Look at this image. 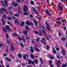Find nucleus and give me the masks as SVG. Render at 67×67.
Instances as JSON below:
<instances>
[{
    "label": "nucleus",
    "mask_w": 67,
    "mask_h": 67,
    "mask_svg": "<svg viewBox=\"0 0 67 67\" xmlns=\"http://www.w3.org/2000/svg\"><path fill=\"white\" fill-rule=\"evenodd\" d=\"M30 51H31V52H32V53H33V52H34V49H30Z\"/></svg>",
    "instance_id": "obj_33"
},
{
    "label": "nucleus",
    "mask_w": 67,
    "mask_h": 67,
    "mask_svg": "<svg viewBox=\"0 0 67 67\" xmlns=\"http://www.w3.org/2000/svg\"><path fill=\"white\" fill-rule=\"evenodd\" d=\"M26 28L28 30H29V27L28 26H26Z\"/></svg>",
    "instance_id": "obj_41"
},
{
    "label": "nucleus",
    "mask_w": 67,
    "mask_h": 67,
    "mask_svg": "<svg viewBox=\"0 0 67 67\" xmlns=\"http://www.w3.org/2000/svg\"><path fill=\"white\" fill-rule=\"evenodd\" d=\"M5 27V28H6V29H7V30H8L9 31H11V29H10V27L9 26H8V25L6 26Z\"/></svg>",
    "instance_id": "obj_2"
},
{
    "label": "nucleus",
    "mask_w": 67,
    "mask_h": 67,
    "mask_svg": "<svg viewBox=\"0 0 67 67\" xmlns=\"http://www.w3.org/2000/svg\"><path fill=\"white\" fill-rule=\"evenodd\" d=\"M34 22L35 24H37V21H36V20L35 19H34Z\"/></svg>",
    "instance_id": "obj_23"
},
{
    "label": "nucleus",
    "mask_w": 67,
    "mask_h": 67,
    "mask_svg": "<svg viewBox=\"0 0 67 67\" xmlns=\"http://www.w3.org/2000/svg\"><path fill=\"white\" fill-rule=\"evenodd\" d=\"M12 17L13 19H16V18L14 16H13Z\"/></svg>",
    "instance_id": "obj_59"
},
{
    "label": "nucleus",
    "mask_w": 67,
    "mask_h": 67,
    "mask_svg": "<svg viewBox=\"0 0 67 67\" xmlns=\"http://www.w3.org/2000/svg\"><path fill=\"white\" fill-rule=\"evenodd\" d=\"M9 36V35H6V38L7 40H8V37Z\"/></svg>",
    "instance_id": "obj_47"
},
{
    "label": "nucleus",
    "mask_w": 67,
    "mask_h": 67,
    "mask_svg": "<svg viewBox=\"0 0 67 67\" xmlns=\"http://www.w3.org/2000/svg\"><path fill=\"white\" fill-rule=\"evenodd\" d=\"M5 60H8V61H9V62H11V60L9 59L7 57H6L5 58Z\"/></svg>",
    "instance_id": "obj_10"
},
{
    "label": "nucleus",
    "mask_w": 67,
    "mask_h": 67,
    "mask_svg": "<svg viewBox=\"0 0 67 67\" xmlns=\"http://www.w3.org/2000/svg\"><path fill=\"white\" fill-rule=\"evenodd\" d=\"M61 21L62 22H63V23H64V22H65V21H64V20H63V18H62V19Z\"/></svg>",
    "instance_id": "obj_61"
},
{
    "label": "nucleus",
    "mask_w": 67,
    "mask_h": 67,
    "mask_svg": "<svg viewBox=\"0 0 67 67\" xmlns=\"http://www.w3.org/2000/svg\"><path fill=\"white\" fill-rule=\"evenodd\" d=\"M3 32H7V31H6V30H5V28L4 27H3Z\"/></svg>",
    "instance_id": "obj_13"
},
{
    "label": "nucleus",
    "mask_w": 67,
    "mask_h": 67,
    "mask_svg": "<svg viewBox=\"0 0 67 67\" xmlns=\"http://www.w3.org/2000/svg\"><path fill=\"white\" fill-rule=\"evenodd\" d=\"M29 14V13L25 12H24L23 13V15H27Z\"/></svg>",
    "instance_id": "obj_14"
},
{
    "label": "nucleus",
    "mask_w": 67,
    "mask_h": 67,
    "mask_svg": "<svg viewBox=\"0 0 67 67\" xmlns=\"http://www.w3.org/2000/svg\"><path fill=\"white\" fill-rule=\"evenodd\" d=\"M8 9H9V10H10V9H13V7L11 6L10 7V8H8Z\"/></svg>",
    "instance_id": "obj_50"
},
{
    "label": "nucleus",
    "mask_w": 67,
    "mask_h": 67,
    "mask_svg": "<svg viewBox=\"0 0 67 67\" xmlns=\"http://www.w3.org/2000/svg\"><path fill=\"white\" fill-rule=\"evenodd\" d=\"M32 65H28L27 66V67H32Z\"/></svg>",
    "instance_id": "obj_64"
},
{
    "label": "nucleus",
    "mask_w": 67,
    "mask_h": 67,
    "mask_svg": "<svg viewBox=\"0 0 67 67\" xmlns=\"http://www.w3.org/2000/svg\"><path fill=\"white\" fill-rule=\"evenodd\" d=\"M40 38H36V41L37 42H39L40 41Z\"/></svg>",
    "instance_id": "obj_27"
},
{
    "label": "nucleus",
    "mask_w": 67,
    "mask_h": 67,
    "mask_svg": "<svg viewBox=\"0 0 67 67\" xmlns=\"http://www.w3.org/2000/svg\"><path fill=\"white\" fill-rule=\"evenodd\" d=\"M2 21L3 23V25H4V23H5V21H4V20L3 19V18L2 19Z\"/></svg>",
    "instance_id": "obj_20"
},
{
    "label": "nucleus",
    "mask_w": 67,
    "mask_h": 67,
    "mask_svg": "<svg viewBox=\"0 0 67 67\" xmlns=\"http://www.w3.org/2000/svg\"><path fill=\"white\" fill-rule=\"evenodd\" d=\"M61 49H62V53L63 55H66V52H65V51L64 49L63 48H62Z\"/></svg>",
    "instance_id": "obj_4"
},
{
    "label": "nucleus",
    "mask_w": 67,
    "mask_h": 67,
    "mask_svg": "<svg viewBox=\"0 0 67 67\" xmlns=\"http://www.w3.org/2000/svg\"><path fill=\"white\" fill-rule=\"evenodd\" d=\"M30 3H31V4H34V2L32 1H31L30 2Z\"/></svg>",
    "instance_id": "obj_37"
},
{
    "label": "nucleus",
    "mask_w": 67,
    "mask_h": 67,
    "mask_svg": "<svg viewBox=\"0 0 67 67\" xmlns=\"http://www.w3.org/2000/svg\"><path fill=\"white\" fill-rule=\"evenodd\" d=\"M12 35H13V36H15V35H16V36H19V35H18L17 34H16V33H14L12 34Z\"/></svg>",
    "instance_id": "obj_17"
},
{
    "label": "nucleus",
    "mask_w": 67,
    "mask_h": 67,
    "mask_svg": "<svg viewBox=\"0 0 67 67\" xmlns=\"http://www.w3.org/2000/svg\"><path fill=\"white\" fill-rule=\"evenodd\" d=\"M31 42L32 43H33V44H34V43H35V42H34V41L33 40Z\"/></svg>",
    "instance_id": "obj_55"
},
{
    "label": "nucleus",
    "mask_w": 67,
    "mask_h": 67,
    "mask_svg": "<svg viewBox=\"0 0 67 67\" xmlns=\"http://www.w3.org/2000/svg\"><path fill=\"white\" fill-rule=\"evenodd\" d=\"M18 39H19V40H20V41H22V40L23 41V42L24 43H25V40H24V38H21V37H18Z\"/></svg>",
    "instance_id": "obj_3"
},
{
    "label": "nucleus",
    "mask_w": 67,
    "mask_h": 67,
    "mask_svg": "<svg viewBox=\"0 0 67 67\" xmlns=\"http://www.w3.org/2000/svg\"><path fill=\"white\" fill-rule=\"evenodd\" d=\"M52 60H50V61L49 62V65H51L52 64Z\"/></svg>",
    "instance_id": "obj_40"
},
{
    "label": "nucleus",
    "mask_w": 67,
    "mask_h": 67,
    "mask_svg": "<svg viewBox=\"0 0 67 67\" xmlns=\"http://www.w3.org/2000/svg\"><path fill=\"white\" fill-rule=\"evenodd\" d=\"M11 47H10V49L12 51H13L14 49V48H13V47L12 46V44H11Z\"/></svg>",
    "instance_id": "obj_9"
},
{
    "label": "nucleus",
    "mask_w": 67,
    "mask_h": 67,
    "mask_svg": "<svg viewBox=\"0 0 67 67\" xmlns=\"http://www.w3.org/2000/svg\"><path fill=\"white\" fill-rule=\"evenodd\" d=\"M8 20H10L11 19H12V17H9L8 18Z\"/></svg>",
    "instance_id": "obj_42"
},
{
    "label": "nucleus",
    "mask_w": 67,
    "mask_h": 67,
    "mask_svg": "<svg viewBox=\"0 0 67 67\" xmlns=\"http://www.w3.org/2000/svg\"><path fill=\"white\" fill-rule=\"evenodd\" d=\"M27 31H23V33L24 34H25V35H27Z\"/></svg>",
    "instance_id": "obj_16"
},
{
    "label": "nucleus",
    "mask_w": 67,
    "mask_h": 67,
    "mask_svg": "<svg viewBox=\"0 0 67 67\" xmlns=\"http://www.w3.org/2000/svg\"><path fill=\"white\" fill-rule=\"evenodd\" d=\"M15 16H18V17H20V15L18 14H16L14 15Z\"/></svg>",
    "instance_id": "obj_28"
},
{
    "label": "nucleus",
    "mask_w": 67,
    "mask_h": 67,
    "mask_svg": "<svg viewBox=\"0 0 67 67\" xmlns=\"http://www.w3.org/2000/svg\"><path fill=\"white\" fill-rule=\"evenodd\" d=\"M4 2L5 4H6V5H7V6H8V4L7 2V1H6V0H5L4 1Z\"/></svg>",
    "instance_id": "obj_18"
},
{
    "label": "nucleus",
    "mask_w": 67,
    "mask_h": 67,
    "mask_svg": "<svg viewBox=\"0 0 67 67\" xmlns=\"http://www.w3.org/2000/svg\"><path fill=\"white\" fill-rule=\"evenodd\" d=\"M46 14H47L49 16H51V15L50 14V13H49L48 12V10H46Z\"/></svg>",
    "instance_id": "obj_5"
},
{
    "label": "nucleus",
    "mask_w": 67,
    "mask_h": 67,
    "mask_svg": "<svg viewBox=\"0 0 67 67\" xmlns=\"http://www.w3.org/2000/svg\"><path fill=\"white\" fill-rule=\"evenodd\" d=\"M41 42L42 43V44H45V45L46 44V43H45L44 42V41H43V40H41Z\"/></svg>",
    "instance_id": "obj_30"
},
{
    "label": "nucleus",
    "mask_w": 67,
    "mask_h": 67,
    "mask_svg": "<svg viewBox=\"0 0 67 67\" xmlns=\"http://www.w3.org/2000/svg\"><path fill=\"white\" fill-rule=\"evenodd\" d=\"M6 42L8 44H9V43H10V41L9 40H7Z\"/></svg>",
    "instance_id": "obj_31"
},
{
    "label": "nucleus",
    "mask_w": 67,
    "mask_h": 67,
    "mask_svg": "<svg viewBox=\"0 0 67 67\" xmlns=\"http://www.w3.org/2000/svg\"><path fill=\"white\" fill-rule=\"evenodd\" d=\"M53 49L54 51H53V54H56V51L55 50V48H53Z\"/></svg>",
    "instance_id": "obj_15"
},
{
    "label": "nucleus",
    "mask_w": 67,
    "mask_h": 67,
    "mask_svg": "<svg viewBox=\"0 0 67 67\" xmlns=\"http://www.w3.org/2000/svg\"><path fill=\"white\" fill-rule=\"evenodd\" d=\"M33 10H34V11L35 12H36V13L37 14L38 13L37 12H36V10L35 9V8H33Z\"/></svg>",
    "instance_id": "obj_26"
},
{
    "label": "nucleus",
    "mask_w": 67,
    "mask_h": 67,
    "mask_svg": "<svg viewBox=\"0 0 67 67\" xmlns=\"http://www.w3.org/2000/svg\"><path fill=\"white\" fill-rule=\"evenodd\" d=\"M31 57L32 59H33L34 57V56L32 54H31Z\"/></svg>",
    "instance_id": "obj_21"
},
{
    "label": "nucleus",
    "mask_w": 67,
    "mask_h": 67,
    "mask_svg": "<svg viewBox=\"0 0 67 67\" xmlns=\"http://www.w3.org/2000/svg\"><path fill=\"white\" fill-rule=\"evenodd\" d=\"M29 37H27V36L26 37V40H28V39H29Z\"/></svg>",
    "instance_id": "obj_57"
},
{
    "label": "nucleus",
    "mask_w": 67,
    "mask_h": 67,
    "mask_svg": "<svg viewBox=\"0 0 67 67\" xmlns=\"http://www.w3.org/2000/svg\"><path fill=\"white\" fill-rule=\"evenodd\" d=\"M62 40L64 41H65V39L64 38H62Z\"/></svg>",
    "instance_id": "obj_54"
},
{
    "label": "nucleus",
    "mask_w": 67,
    "mask_h": 67,
    "mask_svg": "<svg viewBox=\"0 0 67 67\" xmlns=\"http://www.w3.org/2000/svg\"><path fill=\"white\" fill-rule=\"evenodd\" d=\"M18 57H19V58H21L22 57V56L21 54H18Z\"/></svg>",
    "instance_id": "obj_11"
},
{
    "label": "nucleus",
    "mask_w": 67,
    "mask_h": 67,
    "mask_svg": "<svg viewBox=\"0 0 67 67\" xmlns=\"http://www.w3.org/2000/svg\"><path fill=\"white\" fill-rule=\"evenodd\" d=\"M42 40H43L45 41H46V39H45V38L43 37L42 38Z\"/></svg>",
    "instance_id": "obj_53"
},
{
    "label": "nucleus",
    "mask_w": 67,
    "mask_h": 67,
    "mask_svg": "<svg viewBox=\"0 0 67 67\" xmlns=\"http://www.w3.org/2000/svg\"><path fill=\"white\" fill-rule=\"evenodd\" d=\"M13 5L14 7H16L18 5V3H14V2H13Z\"/></svg>",
    "instance_id": "obj_7"
},
{
    "label": "nucleus",
    "mask_w": 67,
    "mask_h": 67,
    "mask_svg": "<svg viewBox=\"0 0 67 67\" xmlns=\"http://www.w3.org/2000/svg\"><path fill=\"white\" fill-rule=\"evenodd\" d=\"M49 58L50 59H51L52 60L54 59V57L52 55H49Z\"/></svg>",
    "instance_id": "obj_6"
},
{
    "label": "nucleus",
    "mask_w": 67,
    "mask_h": 67,
    "mask_svg": "<svg viewBox=\"0 0 67 67\" xmlns=\"http://www.w3.org/2000/svg\"><path fill=\"white\" fill-rule=\"evenodd\" d=\"M3 14V11L2 10L1 11V14Z\"/></svg>",
    "instance_id": "obj_62"
},
{
    "label": "nucleus",
    "mask_w": 67,
    "mask_h": 67,
    "mask_svg": "<svg viewBox=\"0 0 67 67\" xmlns=\"http://www.w3.org/2000/svg\"><path fill=\"white\" fill-rule=\"evenodd\" d=\"M16 1L19 3H20L21 2V1L20 0H16Z\"/></svg>",
    "instance_id": "obj_48"
},
{
    "label": "nucleus",
    "mask_w": 67,
    "mask_h": 67,
    "mask_svg": "<svg viewBox=\"0 0 67 67\" xmlns=\"http://www.w3.org/2000/svg\"><path fill=\"white\" fill-rule=\"evenodd\" d=\"M47 46V49H49V46Z\"/></svg>",
    "instance_id": "obj_56"
},
{
    "label": "nucleus",
    "mask_w": 67,
    "mask_h": 67,
    "mask_svg": "<svg viewBox=\"0 0 67 67\" xmlns=\"http://www.w3.org/2000/svg\"><path fill=\"white\" fill-rule=\"evenodd\" d=\"M3 17L4 18H5H5H7V17H6V15H5V14H4L3 15Z\"/></svg>",
    "instance_id": "obj_38"
},
{
    "label": "nucleus",
    "mask_w": 67,
    "mask_h": 67,
    "mask_svg": "<svg viewBox=\"0 0 67 67\" xmlns=\"http://www.w3.org/2000/svg\"><path fill=\"white\" fill-rule=\"evenodd\" d=\"M39 32L40 33V34H39V35H40V36H42V32H41V31H39Z\"/></svg>",
    "instance_id": "obj_39"
},
{
    "label": "nucleus",
    "mask_w": 67,
    "mask_h": 67,
    "mask_svg": "<svg viewBox=\"0 0 67 67\" xmlns=\"http://www.w3.org/2000/svg\"><path fill=\"white\" fill-rule=\"evenodd\" d=\"M35 33L36 34H38V31H35Z\"/></svg>",
    "instance_id": "obj_45"
},
{
    "label": "nucleus",
    "mask_w": 67,
    "mask_h": 67,
    "mask_svg": "<svg viewBox=\"0 0 67 67\" xmlns=\"http://www.w3.org/2000/svg\"><path fill=\"white\" fill-rule=\"evenodd\" d=\"M1 9L3 11H5V12H7V10H6V9H5L4 8H2Z\"/></svg>",
    "instance_id": "obj_19"
},
{
    "label": "nucleus",
    "mask_w": 67,
    "mask_h": 67,
    "mask_svg": "<svg viewBox=\"0 0 67 67\" xmlns=\"http://www.w3.org/2000/svg\"><path fill=\"white\" fill-rule=\"evenodd\" d=\"M58 7L60 9V11H62L63 10V6H60V5H58Z\"/></svg>",
    "instance_id": "obj_8"
},
{
    "label": "nucleus",
    "mask_w": 67,
    "mask_h": 67,
    "mask_svg": "<svg viewBox=\"0 0 67 67\" xmlns=\"http://www.w3.org/2000/svg\"><path fill=\"white\" fill-rule=\"evenodd\" d=\"M62 67H66V65H62Z\"/></svg>",
    "instance_id": "obj_60"
},
{
    "label": "nucleus",
    "mask_w": 67,
    "mask_h": 67,
    "mask_svg": "<svg viewBox=\"0 0 67 67\" xmlns=\"http://www.w3.org/2000/svg\"><path fill=\"white\" fill-rule=\"evenodd\" d=\"M29 17L31 18H33V16H32V15L31 14H30V15H29Z\"/></svg>",
    "instance_id": "obj_43"
},
{
    "label": "nucleus",
    "mask_w": 67,
    "mask_h": 67,
    "mask_svg": "<svg viewBox=\"0 0 67 67\" xmlns=\"http://www.w3.org/2000/svg\"><path fill=\"white\" fill-rule=\"evenodd\" d=\"M10 56H11V57H12V58H13V59H14V57L13 56H12V55L11 54H10Z\"/></svg>",
    "instance_id": "obj_51"
},
{
    "label": "nucleus",
    "mask_w": 67,
    "mask_h": 67,
    "mask_svg": "<svg viewBox=\"0 0 67 67\" xmlns=\"http://www.w3.org/2000/svg\"><path fill=\"white\" fill-rule=\"evenodd\" d=\"M46 27L49 30V31H51V29L50 27L47 26Z\"/></svg>",
    "instance_id": "obj_34"
},
{
    "label": "nucleus",
    "mask_w": 67,
    "mask_h": 67,
    "mask_svg": "<svg viewBox=\"0 0 67 67\" xmlns=\"http://www.w3.org/2000/svg\"><path fill=\"white\" fill-rule=\"evenodd\" d=\"M32 61L31 60H29L28 61L29 64H31L32 63Z\"/></svg>",
    "instance_id": "obj_25"
},
{
    "label": "nucleus",
    "mask_w": 67,
    "mask_h": 67,
    "mask_svg": "<svg viewBox=\"0 0 67 67\" xmlns=\"http://www.w3.org/2000/svg\"><path fill=\"white\" fill-rule=\"evenodd\" d=\"M24 9L23 10L25 12H27V6L26 5H25L24 6Z\"/></svg>",
    "instance_id": "obj_1"
},
{
    "label": "nucleus",
    "mask_w": 67,
    "mask_h": 67,
    "mask_svg": "<svg viewBox=\"0 0 67 67\" xmlns=\"http://www.w3.org/2000/svg\"><path fill=\"white\" fill-rule=\"evenodd\" d=\"M25 56H26L27 57H28V56H27V54H24V55L23 56V58L25 59H26V57H25Z\"/></svg>",
    "instance_id": "obj_12"
},
{
    "label": "nucleus",
    "mask_w": 67,
    "mask_h": 67,
    "mask_svg": "<svg viewBox=\"0 0 67 67\" xmlns=\"http://www.w3.org/2000/svg\"><path fill=\"white\" fill-rule=\"evenodd\" d=\"M34 62H35V63L36 64H37V63H38V61H37V60H35Z\"/></svg>",
    "instance_id": "obj_32"
},
{
    "label": "nucleus",
    "mask_w": 67,
    "mask_h": 67,
    "mask_svg": "<svg viewBox=\"0 0 67 67\" xmlns=\"http://www.w3.org/2000/svg\"><path fill=\"white\" fill-rule=\"evenodd\" d=\"M42 31L43 33H44V34H45V35H46V33L45 31V30H42Z\"/></svg>",
    "instance_id": "obj_22"
},
{
    "label": "nucleus",
    "mask_w": 67,
    "mask_h": 67,
    "mask_svg": "<svg viewBox=\"0 0 67 67\" xmlns=\"http://www.w3.org/2000/svg\"><path fill=\"white\" fill-rule=\"evenodd\" d=\"M31 63H32V64L33 65H35V63H34V62L33 61H32Z\"/></svg>",
    "instance_id": "obj_58"
},
{
    "label": "nucleus",
    "mask_w": 67,
    "mask_h": 67,
    "mask_svg": "<svg viewBox=\"0 0 67 67\" xmlns=\"http://www.w3.org/2000/svg\"><path fill=\"white\" fill-rule=\"evenodd\" d=\"M56 23H57V24H59V23H60V22L59 21H56Z\"/></svg>",
    "instance_id": "obj_63"
},
{
    "label": "nucleus",
    "mask_w": 67,
    "mask_h": 67,
    "mask_svg": "<svg viewBox=\"0 0 67 67\" xmlns=\"http://www.w3.org/2000/svg\"><path fill=\"white\" fill-rule=\"evenodd\" d=\"M24 21L22 22L21 24V26H23V25H24Z\"/></svg>",
    "instance_id": "obj_29"
},
{
    "label": "nucleus",
    "mask_w": 67,
    "mask_h": 67,
    "mask_svg": "<svg viewBox=\"0 0 67 67\" xmlns=\"http://www.w3.org/2000/svg\"><path fill=\"white\" fill-rule=\"evenodd\" d=\"M21 65L23 67H24V66H25V63H22V64Z\"/></svg>",
    "instance_id": "obj_52"
},
{
    "label": "nucleus",
    "mask_w": 67,
    "mask_h": 67,
    "mask_svg": "<svg viewBox=\"0 0 67 67\" xmlns=\"http://www.w3.org/2000/svg\"><path fill=\"white\" fill-rule=\"evenodd\" d=\"M60 63V61H59V60H58L57 61V64H59Z\"/></svg>",
    "instance_id": "obj_46"
},
{
    "label": "nucleus",
    "mask_w": 67,
    "mask_h": 67,
    "mask_svg": "<svg viewBox=\"0 0 67 67\" xmlns=\"http://www.w3.org/2000/svg\"><path fill=\"white\" fill-rule=\"evenodd\" d=\"M23 43H21L20 44L21 46V47H22V48H23V47H24V46H23Z\"/></svg>",
    "instance_id": "obj_36"
},
{
    "label": "nucleus",
    "mask_w": 67,
    "mask_h": 67,
    "mask_svg": "<svg viewBox=\"0 0 67 67\" xmlns=\"http://www.w3.org/2000/svg\"><path fill=\"white\" fill-rule=\"evenodd\" d=\"M56 49L58 51L59 50V47H58L56 48Z\"/></svg>",
    "instance_id": "obj_49"
},
{
    "label": "nucleus",
    "mask_w": 67,
    "mask_h": 67,
    "mask_svg": "<svg viewBox=\"0 0 67 67\" xmlns=\"http://www.w3.org/2000/svg\"><path fill=\"white\" fill-rule=\"evenodd\" d=\"M26 24H30V22L29 21H27L26 22Z\"/></svg>",
    "instance_id": "obj_35"
},
{
    "label": "nucleus",
    "mask_w": 67,
    "mask_h": 67,
    "mask_svg": "<svg viewBox=\"0 0 67 67\" xmlns=\"http://www.w3.org/2000/svg\"><path fill=\"white\" fill-rule=\"evenodd\" d=\"M18 20L17 19H16L15 20V23H18Z\"/></svg>",
    "instance_id": "obj_44"
},
{
    "label": "nucleus",
    "mask_w": 67,
    "mask_h": 67,
    "mask_svg": "<svg viewBox=\"0 0 67 67\" xmlns=\"http://www.w3.org/2000/svg\"><path fill=\"white\" fill-rule=\"evenodd\" d=\"M35 49L36 51H37V52H39V51H40V49H38L37 48H35Z\"/></svg>",
    "instance_id": "obj_24"
}]
</instances>
